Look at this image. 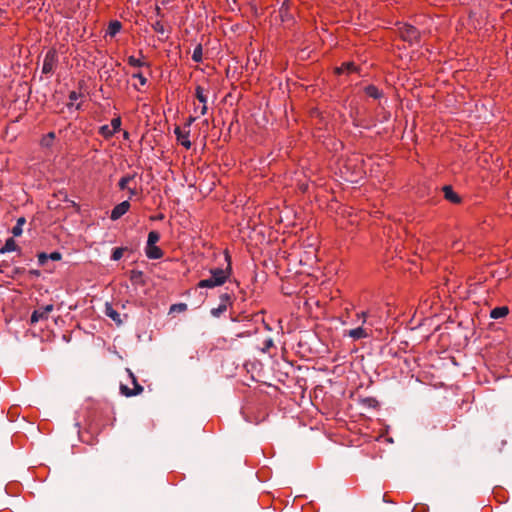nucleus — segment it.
<instances>
[{"label":"nucleus","mask_w":512,"mask_h":512,"mask_svg":"<svg viewBox=\"0 0 512 512\" xmlns=\"http://www.w3.org/2000/svg\"><path fill=\"white\" fill-rule=\"evenodd\" d=\"M365 94L373 99H378L382 96V92L374 85H368L364 89Z\"/></svg>","instance_id":"6ab92c4d"},{"label":"nucleus","mask_w":512,"mask_h":512,"mask_svg":"<svg viewBox=\"0 0 512 512\" xmlns=\"http://www.w3.org/2000/svg\"><path fill=\"white\" fill-rule=\"evenodd\" d=\"M444 193V198L453 203V204H460L461 203V197L453 190V188L449 185H446L442 188Z\"/></svg>","instance_id":"6e6552de"},{"label":"nucleus","mask_w":512,"mask_h":512,"mask_svg":"<svg viewBox=\"0 0 512 512\" xmlns=\"http://www.w3.org/2000/svg\"><path fill=\"white\" fill-rule=\"evenodd\" d=\"M54 310V306L52 304H48L46 306L40 307L33 311L30 323L35 324L40 320L48 319L50 313Z\"/></svg>","instance_id":"39448f33"},{"label":"nucleus","mask_w":512,"mask_h":512,"mask_svg":"<svg viewBox=\"0 0 512 512\" xmlns=\"http://www.w3.org/2000/svg\"><path fill=\"white\" fill-rule=\"evenodd\" d=\"M356 71V66L353 62H345L340 67L336 68L337 74L352 73Z\"/></svg>","instance_id":"f3484780"},{"label":"nucleus","mask_w":512,"mask_h":512,"mask_svg":"<svg viewBox=\"0 0 512 512\" xmlns=\"http://www.w3.org/2000/svg\"><path fill=\"white\" fill-rule=\"evenodd\" d=\"M76 109H77V110H80V109H81V104H80V103L76 105Z\"/></svg>","instance_id":"79ce46f5"},{"label":"nucleus","mask_w":512,"mask_h":512,"mask_svg":"<svg viewBox=\"0 0 512 512\" xmlns=\"http://www.w3.org/2000/svg\"><path fill=\"white\" fill-rule=\"evenodd\" d=\"M48 254L46 253H40L38 254V262L41 266L45 265L46 262L48 261Z\"/></svg>","instance_id":"f704fd0d"},{"label":"nucleus","mask_w":512,"mask_h":512,"mask_svg":"<svg viewBox=\"0 0 512 512\" xmlns=\"http://www.w3.org/2000/svg\"><path fill=\"white\" fill-rule=\"evenodd\" d=\"M25 223V219L23 217L17 220V224L12 229V234L14 236H20L22 234V226Z\"/></svg>","instance_id":"5701e85b"},{"label":"nucleus","mask_w":512,"mask_h":512,"mask_svg":"<svg viewBox=\"0 0 512 512\" xmlns=\"http://www.w3.org/2000/svg\"><path fill=\"white\" fill-rule=\"evenodd\" d=\"M223 285L221 281H218L217 279H214L213 277H210L208 279H203L198 282L199 288H215L218 286Z\"/></svg>","instance_id":"ddd939ff"},{"label":"nucleus","mask_w":512,"mask_h":512,"mask_svg":"<svg viewBox=\"0 0 512 512\" xmlns=\"http://www.w3.org/2000/svg\"><path fill=\"white\" fill-rule=\"evenodd\" d=\"M127 63H128L129 66L134 67V68H141V67L150 68V64L149 63L143 61L140 58H136L134 56H129L127 58Z\"/></svg>","instance_id":"2eb2a0df"},{"label":"nucleus","mask_w":512,"mask_h":512,"mask_svg":"<svg viewBox=\"0 0 512 512\" xmlns=\"http://www.w3.org/2000/svg\"><path fill=\"white\" fill-rule=\"evenodd\" d=\"M202 56H203V52H202V46L201 45H198L195 47V49L193 50V53H192V59L193 61L199 63L202 61Z\"/></svg>","instance_id":"b1692460"},{"label":"nucleus","mask_w":512,"mask_h":512,"mask_svg":"<svg viewBox=\"0 0 512 512\" xmlns=\"http://www.w3.org/2000/svg\"><path fill=\"white\" fill-rule=\"evenodd\" d=\"M59 63L58 53L54 48L49 49L43 60L42 73L45 75H51L56 70Z\"/></svg>","instance_id":"f03ea898"},{"label":"nucleus","mask_w":512,"mask_h":512,"mask_svg":"<svg viewBox=\"0 0 512 512\" xmlns=\"http://www.w3.org/2000/svg\"><path fill=\"white\" fill-rule=\"evenodd\" d=\"M195 98L202 104L207 105L208 96L207 91L200 85L195 88Z\"/></svg>","instance_id":"4468645a"},{"label":"nucleus","mask_w":512,"mask_h":512,"mask_svg":"<svg viewBox=\"0 0 512 512\" xmlns=\"http://www.w3.org/2000/svg\"><path fill=\"white\" fill-rule=\"evenodd\" d=\"M356 316H357V318H358V319H361V320H362V323L364 324V323H366V321H367L368 312L363 311V312H361V313H357V315H356Z\"/></svg>","instance_id":"4c0bfd02"},{"label":"nucleus","mask_w":512,"mask_h":512,"mask_svg":"<svg viewBox=\"0 0 512 512\" xmlns=\"http://www.w3.org/2000/svg\"><path fill=\"white\" fill-rule=\"evenodd\" d=\"M399 36L402 40L409 44L418 43L420 40V32L412 25L403 24L398 28Z\"/></svg>","instance_id":"7ed1b4c3"},{"label":"nucleus","mask_w":512,"mask_h":512,"mask_svg":"<svg viewBox=\"0 0 512 512\" xmlns=\"http://www.w3.org/2000/svg\"><path fill=\"white\" fill-rule=\"evenodd\" d=\"M346 335L351 337L354 340H359L363 338H368L370 334L367 332V330L363 327H357L355 329H351L346 332Z\"/></svg>","instance_id":"9d476101"},{"label":"nucleus","mask_w":512,"mask_h":512,"mask_svg":"<svg viewBox=\"0 0 512 512\" xmlns=\"http://www.w3.org/2000/svg\"><path fill=\"white\" fill-rule=\"evenodd\" d=\"M130 203L129 201H123L119 204H117L111 211L110 218L111 220L115 221L120 219L124 214H126L130 209Z\"/></svg>","instance_id":"0eeeda50"},{"label":"nucleus","mask_w":512,"mask_h":512,"mask_svg":"<svg viewBox=\"0 0 512 512\" xmlns=\"http://www.w3.org/2000/svg\"><path fill=\"white\" fill-rule=\"evenodd\" d=\"M54 138H55V133L49 132L46 136L43 137L41 144L43 146H50L52 141L54 140Z\"/></svg>","instance_id":"c85d7f7f"},{"label":"nucleus","mask_w":512,"mask_h":512,"mask_svg":"<svg viewBox=\"0 0 512 512\" xmlns=\"http://www.w3.org/2000/svg\"><path fill=\"white\" fill-rule=\"evenodd\" d=\"M105 314L107 317L112 319L118 326L123 323V319L121 318L120 314L109 303H106Z\"/></svg>","instance_id":"1a4fd4ad"},{"label":"nucleus","mask_w":512,"mask_h":512,"mask_svg":"<svg viewBox=\"0 0 512 512\" xmlns=\"http://www.w3.org/2000/svg\"><path fill=\"white\" fill-rule=\"evenodd\" d=\"M121 118L118 116V117H115L111 120V129H112V132H114L115 134L120 130V127H121Z\"/></svg>","instance_id":"bb28decb"},{"label":"nucleus","mask_w":512,"mask_h":512,"mask_svg":"<svg viewBox=\"0 0 512 512\" xmlns=\"http://www.w3.org/2000/svg\"><path fill=\"white\" fill-rule=\"evenodd\" d=\"M509 313V309L506 306L496 307L491 310L490 317L493 319H499L505 317Z\"/></svg>","instance_id":"dca6fc26"},{"label":"nucleus","mask_w":512,"mask_h":512,"mask_svg":"<svg viewBox=\"0 0 512 512\" xmlns=\"http://www.w3.org/2000/svg\"><path fill=\"white\" fill-rule=\"evenodd\" d=\"M224 258L226 261V268H212L210 270L211 277L225 283L232 274L231 256L228 250L224 251Z\"/></svg>","instance_id":"f257e3e1"},{"label":"nucleus","mask_w":512,"mask_h":512,"mask_svg":"<svg viewBox=\"0 0 512 512\" xmlns=\"http://www.w3.org/2000/svg\"><path fill=\"white\" fill-rule=\"evenodd\" d=\"M195 120H196V117H194V116H189V117L186 119V121H185V123H184L183 127H181V128H182V129H189V130H190V127H191V125L195 122Z\"/></svg>","instance_id":"473e14b6"},{"label":"nucleus","mask_w":512,"mask_h":512,"mask_svg":"<svg viewBox=\"0 0 512 512\" xmlns=\"http://www.w3.org/2000/svg\"><path fill=\"white\" fill-rule=\"evenodd\" d=\"M132 78L137 79L139 81L140 86H145L148 82V79L140 71L133 73Z\"/></svg>","instance_id":"cd10ccee"},{"label":"nucleus","mask_w":512,"mask_h":512,"mask_svg":"<svg viewBox=\"0 0 512 512\" xmlns=\"http://www.w3.org/2000/svg\"><path fill=\"white\" fill-rule=\"evenodd\" d=\"M48 258L53 261H59V260H61L62 255L60 252L55 251V252L48 254Z\"/></svg>","instance_id":"e433bc0d"},{"label":"nucleus","mask_w":512,"mask_h":512,"mask_svg":"<svg viewBox=\"0 0 512 512\" xmlns=\"http://www.w3.org/2000/svg\"><path fill=\"white\" fill-rule=\"evenodd\" d=\"M160 239V234L157 231H150L147 239V246L156 245Z\"/></svg>","instance_id":"4be33fe9"},{"label":"nucleus","mask_w":512,"mask_h":512,"mask_svg":"<svg viewBox=\"0 0 512 512\" xmlns=\"http://www.w3.org/2000/svg\"><path fill=\"white\" fill-rule=\"evenodd\" d=\"M126 248L117 247L112 251L111 259L114 261H118L122 258L124 251Z\"/></svg>","instance_id":"a878e982"},{"label":"nucleus","mask_w":512,"mask_h":512,"mask_svg":"<svg viewBox=\"0 0 512 512\" xmlns=\"http://www.w3.org/2000/svg\"><path fill=\"white\" fill-rule=\"evenodd\" d=\"M186 309H187V305L185 303H179V304L172 305L170 308V311L182 312V311H185Z\"/></svg>","instance_id":"2f4dec72"},{"label":"nucleus","mask_w":512,"mask_h":512,"mask_svg":"<svg viewBox=\"0 0 512 512\" xmlns=\"http://www.w3.org/2000/svg\"><path fill=\"white\" fill-rule=\"evenodd\" d=\"M227 310V304L220 303L218 307L211 309V314L214 317H219L221 314H223Z\"/></svg>","instance_id":"393cba45"},{"label":"nucleus","mask_w":512,"mask_h":512,"mask_svg":"<svg viewBox=\"0 0 512 512\" xmlns=\"http://www.w3.org/2000/svg\"><path fill=\"white\" fill-rule=\"evenodd\" d=\"M128 193H129V198L131 199L132 197L138 195V190L136 187H129L128 189Z\"/></svg>","instance_id":"58836bf2"},{"label":"nucleus","mask_w":512,"mask_h":512,"mask_svg":"<svg viewBox=\"0 0 512 512\" xmlns=\"http://www.w3.org/2000/svg\"><path fill=\"white\" fill-rule=\"evenodd\" d=\"M123 136H124V138H128L129 137V133L127 131H125Z\"/></svg>","instance_id":"a19ab883"},{"label":"nucleus","mask_w":512,"mask_h":512,"mask_svg":"<svg viewBox=\"0 0 512 512\" xmlns=\"http://www.w3.org/2000/svg\"><path fill=\"white\" fill-rule=\"evenodd\" d=\"M152 28L156 33L164 34L165 33V26L161 21H156L152 24Z\"/></svg>","instance_id":"c756f323"},{"label":"nucleus","mask_w":512,"mask_h":512,"mask_svg":"<svg viewBox=\"0 0 512 512\" xmlns=\"http://www.w3.org/2000/svg\"><path fill=\"white\" fill-rule=\"evenodd\" d=\"M19 250V247L13 238H8L4 246L0 249V253L12 252Z\"/></svg>","instance_id":"a211bd4d"},{"label":"nucleus","mask_w":512,"mask_h":512,"mask_svg":"<svg viewBox=\"0 0 512 512\" xmlns=\"http://www.w3.org/2000/svg\"><path fill=\"white\" fill-rule=\"evenodd\" d=\"M80 97V94L77 93L76 91H71L69 93V100H70V103L68 104V106H72L73 105V102L76 101L78 98Z\"/></svg>","instance_id":"72a5a7b5"},{"label":"nucleus","mask_w":512,"mask_h":512,"mask_svg":"<svg viewBox=\"0 0 512 512\" xmlns=\"http://www.w3.org/2000/svg\"><path fill=\"white\" fill-rule=\"evenodd\" d=\"M221 303H225L228 305H231V295L228 293H224L220 296Z\"/></svg>","instance_id":"c9c22d12"},{"label":"nucleus","mask_w":512,"mask_h":512,"mask_svg":"<svg viewBox=\"0 0 512 512\" xmlns=\"http://www.w3.org/2000/svg\"><path fill=\"white\" fill-rule=\"evenodd\" d=\"M99 134L104 137L105 139H110L115 135L114 132H112V129L110 125H103L99 128Z\"/></svg>","instance_id":"412c9836"},{"label":"nucleus","mask_w":512,"mask_h":512,"mask_svg":"<svg viewBox=\"0 0 512 512\" xmlns=\"http://www.w3.org/2000/svg\"><path fill=\"white\" fill-rule=\"evenodd\" d=\"M135 175H125L123 176L119 182L118 187L120 190H126L130 187V183L134 180Z\"/></svg>","instance_id":"aec40b11"},{"label":"nucleus","mask_w":512,"mask_h":512,"mask_svg":"<svg viewBox=\"0 0 512 512\" xmlns=\"http://www.w3.org/2000/svg\"><path fill=\"white\" fill-rule=\"evenodd\" d=\"M121 29L122 23L118 20H112L109 22L105 37L113 38L116 34H118L121 31Z\"/></svg>","instance_id":"9b49d317"},{"label":"nucleus","mask_w":512,"mask_h":512,"mask_svg":"<svg viewBox=\"0 0 512 512\" xmlns=\"http://www.w3.org/2000/svg\"><path fill=\"white\" fill-rule=\"evenodd\" d=\"M157 218L158 219H163V214L159 215Z\"/></svg>","instance_id":"c03bdc74"},{"label":"nucleus","mask_w":512,"mask_h":512,"mask_svg":"<svg viewBox=\"0 0 512 512\" xmlns=\"http://www.w3.org/2000/svg\"><path fill=\"white\" fill-rule=\"evenodd\" d=\"M128 375L133 384V389H130L128 386L121 384L120 391L126 397L136 396L143 392V387L137 382V379L133 372L130 369H127Z\"/></svg>","instance_id":"20e7f679"},{"label":"nucleus","mask_w":512,"mask_h":512,"mask_svg":"<svg viewBox=\"0 0 512 512\" xmlns=\"http://www.w3.org/2000/svg\"><path fill=\"white\" fill-rule=\"evenodd\" d=\"M133 87H134L136 90L140 91V88H139L136 84H135V85H133Z\"/></svg>","instance_id":"37998d69"},{"label":"nucleus","mask_w":512,"mask_h":512,"mask_svg":"<svg viewBox=\"0 0 512 512\" xmlns=\"http://www.w3.org/2000/svg\"><path fill=\"white\" fill-rule=\"evenodd\" d=\"M174 134L176 136L177 141L185 147L187 150L191 148L192 143L190 141V130L182 129L179 126H176L174 129Z\"/></svg>","instance_id":"423d86ee"},{"label":"nucleus","mask_w":512,"mask_h":512,"mask_svg":"<svg viewBox=\"0 0 512 512\" xmlns=\"http://www.w3.org/2000/svg\"><path fill=\"white\" fill-rule=\"evenodd\" d=\"M194 111L197 112L198 107H195ZM207 111H208L207 105H201V107L199 108L200 115H205L207 113Z\"/></svg>","instance_id":"ea45409f"},{"label":"nucleus","mask_w":512,"mask_h":512,"mask_svg":"<svg viewBox=\"0 0 512 512\" xmlns=\"http://www.w3.org/2000/svg\"><path fill=\"white\" fill-rule=\"evenodd\" d=\"M145 253L149 259H154V260L160 259L164 255L162 249L156 245L146 246Z\"/></svg>","instance_id":"f8f14e48"},{"label":"nucleus","mask_w":512,"mask_h":512,"mask_svg":"<svg viewBox=\"0 0 512 512\" xmlns=\"http://www.w3.org/2000/svg\"><path fill=\"white\" fill-rule=\"evenodd\" d=\"M412 512H429V507L426 504L418 503L413 507Z\"/></svg>","instance_id":"7c9ffc66"}]
</instances>
